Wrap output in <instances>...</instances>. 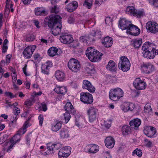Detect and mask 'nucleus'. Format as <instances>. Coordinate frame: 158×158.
Here are the masks:
<instances>
[{
    "label": "nucleus",
    "mask_w": 158,
    "mask_h": 158,
    "mask_svg": "<svg viewBox=\"0 0 158 158\" xmlns=\"http://www.w3.org/2000/svg\"><path fill=\"white\" fill-rule=\"evenodd\" d=\"M56 6H55L52 8L51 12L55 14L46 17L44 22L45 25H47L51 29L52 33L54 35H57L59 34L62 27V18L59 15L56 14L58 12L56 10Z\"/></svg>",
    "instance_id": "f257e3e1"
},
{
    "label": "nucleus",
    "mask_w": 158,
    "mask_h": 158,
    "mask_svg": "<svg viewBox=\"0 0 158 158\" xmlns=\"http://www.w3.org/2000/svg\"><path fill=\"white\" fill-rule=\"evenodd\" d=\"M124 93L123 90L118 88L110 90L109 97L112 100L116 101L119 100L121 97L123 96Z\"/></svg>",
    "instance_id": "f03ea898"
},
{
    "label": "nucleus",
    "mask_w": 158,
    "mask_h": 158,
    "mask_svg": "<svg viewBox=\"0 0 158 158\" xmlns=\"http://www.w3.org/2000/svg\"><path fill=\"white\" fill-rule=\"evenodd\" d=\"M118 65L119 69L124 72H126L129 70L131 64L129 60L127 57L123 56L120 57Z\"/></svg>",
    "instance_id": "7ed1b4c3"
},
{
    "label": "nucleus",
    "mask_w": 158,
    "mask_h": 158,
    "mask_svg": "<svg viewBox=\"0 0 158 158\" xmlns=\"http://www.w3.org/2000/svg\"><path fill=\"white\" fill-rule=\"evenodd\" d=\"M68 66L69 69L74 72H77L79 71L81 67L80 62L75 58H71L69 60Z\"/></svg>",
    "instance_id": "20e7f679"
},
{
    "label": "nucleus",
    "mask_w": 158,
    "mask_h": 158,
    "mask_svg": "<svg viewBox=\"0 0 158 158\" xmlns=\"http://www.w3.org/2000/svg\"><path fill=\"white\" fill-rule=\"evenodd\" d=\"M126 12L128 14L138 18L143 16L144 14L143 11L136 10L132 6H128L126 9Z\"/></svg>",
    "instance_id": "39448f33"
},
{
    "label": "nucleus",
    "mask_w": 158,
    "mask_h": 158,
    "mask_svg": "<svg viewBox=\"0 0 158 158\" xmlns=\"http://www.w3.org/2000/svg\"><path fill=\"white\" fill-rule=\"evenodd\" d=\"M146 27L148 33L155 34L158 32V25L155 22L148 21L146 23Z\"/></svg>",
    "instance_id": "423d86ee"
},
{
    "label": "nucleus",
    "mask_w": 158,
    "mask_h": 158,
    "mask_svg": "<svg viewBox=\"0 0 158 158\" xmlns=\"http://www.w3.org/2000/svg\"><path fill=\"white\" fill-rule=\"evenodd\" d=\"M80 97L81 101L85 104H91L93 101L92 95L88 93H81Z\"/></svg>",
    "instance_id": "0eeeda50"
},
{
    "label": "nucleus",
    "mask_w": 158,
    "mask_h": 158,
    "mask_svg": "<svg viewBox=\"0 0 158 158\" xmlns=\"http://www.w3.org/2000/svg\"><path fill=\"white\" fill-rule=\"evenodd\" d=\"M36 48L35 45L29 46L27 47L23 52L24 57L26 59L31 58Z\"/></svg>",
    "instance_id": "6e6552de"
},
{
    "label": "nucleus",
    "mask_w": 158,
    "mask_h": 158,
    "mask_svg": "<svg viewBox=\"0 0 158 158\" xmlns=\"http://www.w3.org/2000/svg\"><path fill=\"white\" fill-rule=\"evenodd\" d=\"M134 87L137 89L143 90L146 87V82L141 80L139 78H136L133 82Z\"/></svg>",
    "instance_id": "1a4fd4ad"
},
{
    "label": "nucleus",
    "mask_w": 158,
    "mask_h": 158,
    "mask_svg": "<svg viewBox=\"0 0 158 158\" xmlns=\"http://www.w3.org/2000/svg\"><path fill=\"white\" fill-rule=\"evenodd\" d=\"M127 32L131 35L137 36L140 34V29L137 26L131 23L127 29Z\"/></svg>",
    "instance_id": "9d476101"
},
{
    "label": "nucleus",
    "mask_w": 158,
    "mask_h": 158,
    "mask_svg": "<svg viewBox=\"0 0 158 158\" xmlns=\"http://www.w3.org/2000/svg\"><path fill=\"white\" fill-rule=\"evenodd\" d=\"M97 112V110L94 107H91L88 110L87 113L90 122H92L96 119Z\"/></svg>",
    "instance_id": "9b49d317"
},
{
    "label": "nucleus",
    "mask_w": 158,
    "mask_h": 158,
    "mask_svg": "<svg viewBox=\"0 0 158 158\" xmlns=\"http://www.w3.org/2000/svg\"><path fill=\"white\" fill-rule=\"evenodd\" d=\"M143 132L144 134L148 137H153L156 133V129L155 127H146L144 128Z\"/></svg>",
    "instance_id": "f8f14e48"
},
{
    "label": "nucleus",
    "mask_w": 158,
    "mask_h": 158,
    "mask_svg": "<svg viewBox=\"0 0 158 158\" xmlns=\"http://www.w3.org/2000/svg\"><path fill=\"white\" fill-rule=\"evenodd\" d=\"M82 88L87 89L91 93L94 92L95 90V88L92 85L89 81L86 80L83 81Z\"/></svg>",
    "instance_id": "ddd939ff"
},
{
    "label": "nucleus",
    "mask_w": 158,
    "mask_h": 158,
    "mask_svg": "<svg viewBox=\"0 0 158 158\" xmlns=\"http://www.w3.org/2000/svg\"><path fill=\"white\" fill-rule=\"evenodd\" d=\"M131 24V22L127 20L125 18H122L119 21V26L120 28L122 30L127 29H128L129 27Z\"/></svg>",
    "instance_id": "4468645a"
},
{
    "label": "nucleus",
    "mask_w": 158,
    "mask_h": 158,
    "mask_svg": "<svg viewBox=\"0 0 158 158\" xmlns=\"http://www.w3.org/2000/svg\"><path fill=\"white\" fill-rule=\"evenodd\" d=\"M29 123L28 121H26L23 127L19 130L17 132V133L15 134L17 136H18V138L19 140H20L21 135L25 133L27 131V128L30 126V125H28Z\"/></svg>",
    "instance_id": "2eb2a0df"
},
{
    "label": "nucleus",
    "mask_w": 158,
    "mask_h": 158,
    "mask_svg": "<svg viewBox=\"0 0 158 158\" xmlns=\"http://www.w3.org/2000/svg\"><path fill=\"white\" fill-rule=\"evenodd\" d=\"M135 107V104L133 103L125 102L122 106L121 109L124 112H127L129 110L132 111Z\"/></svg>",
    "instance_id": "dca6fc26"
},
{
    "label": "nucleus",
    "mask_w": 158,
    "mask_h": 158,
    "mask_svg": "<svg viewBox=\"0 0 158 158\" xmlns=\"http://www.w3.org/2000/svg\"><path fill=\"white\" fill-rule=\"evenodd\" d=\"M60 40L63 43L65 44H71L73 41V38L71 35H66L61 36Z\"/></svg>",
    "instance_id": "f3484780"
},
{
    "label": "nucleus",
    "mask_w": 158,
    "mask_h": 158,
    "mask_svg": "<svg viewBox=\"0 0 158 158\" xmlns=\"http://www.w3.org/2000/svg\"><path fill=\"white\" fill-rule=\"evenodd\" d=\"M141 120L139 118H135L130 121L129 124L132 129L137 130L140 125Z\"/></svg>",
    "instance_id": "a211bd4d"
},
{
    "label": "nucleus",
    "mask_w": 158,
    "mask_h": 158,
    "mask_svg": "<svg viewBox=\"0 0 158 158\" xmlns=\"http://www.w3.org/2000/svg\"><path fill=\"white\" fill-rule=\"evenodd\" d=\"M143 69L145 73L149 74L154 71L155 68L153 65L148 63L143 65Z\"/></svg>",
    "instance_id": "6ab92c4d"
},
{
    "label": "nucleus",
    "mask_w": 158,
    "mask_h": 158,
    "mask_svg": "<svg viewBox=\"0 0 158 158\" xmlns=\"http://www.w3.org/2000/svg\"><path fill=\"white\" fill-rule=\"evenodd\" d=\"M115 142L114 138L110 136L107 137L105 140L106 146L109 148H111L114 147Z\"/></svg>",
    "instance_id": "aec40b11"
},
{
    "label": "nucleus",
    "mask_w": 158,
    "mask_h": 158,
    "mask_svg": "<svg viewBox=\"0 0 158 158\" xmlns=\"http://www.w3.org/2000/svg\"><path fill=\"white\" fill-rule=\"evenodd\" d=\"M154 47H155V45L154 44L149 42H145L143 44L142 47V50L143 51H147L150 50L152 51L154 49Z\"/></svg>",
    "instance_id": "412c9836"
},
{
    "label": "nucleus",
    "mask_w": 158,
    "mask_h": 158,
    "mask_svg": "<svg viewBox=\"0 0 158 158\" xmlns=\"http://www.w3.org/2000/svg\"><path fill=\"white\" fill-rule=\"evenodd\" d=\"M78 6L77 2L76 1H74L68 4L67 6L66 9L67 11L70 12H72L77 8Z\"/></svg>",
    "instance_id": "4be33fe9"
},
{
    "label": "nucleus",
    "mask_w": 158,
    "mask_h": 158,
    "mask_svg": "<svg viewBox=\"0 0 158 158\" xmlns=\"http://www.w3.org/2000/svg\"><path fill=\"white\" fill-rule=\"evenodd\" d=\"M102 43L106 47H110L113 44L112 38L109 36L105 37L102 40Z\"/></svg>",
    "instance_id": "5701e85b"
},
{
    "label": "nucleus",
    "mask_w": 158,
    "mask_h": 158,
    "mask_svg": "<svg viewBox=\"0 0 158 158\" xmlns=\"http://www.w3.org/2000/svg\"><path fill=\"white\" fill-rule=\"evenodd\" d=\"M64 109L66 112H69L71 114L74 115L76 111L70 102H67L64 106Z\"/></svg>",
    "instance_id": "b1692460"
},
{
    "label": "nucleus",
    "mask_w": 158,
    "mask_h": 158,
    "mask_svg": "<svg viewBox=\"0 0 158 158\" xmlns=\"http://www.w3.org/2000/svg\"><path fill=\"white\" fill-rule=\"evenodd\" d=\"M154 49L152 51L150 50L147 51H143L142 52L143 56L145 58H147L150 59H152L154 58L155 54L154 53Z\"/></svg>",
    "instance_id": "393cba45"
},
{
    "label": "nucleus",
    "mask_w": 158,
    "mask_h": 158,
    "mask_svg": "<svg viewBox=\"0 0 158 158\" xmlns=\"http://www.w3.org/2000/svg\"><path fill=\"white\" fill-rule=\"evenodd\" d=\"M54 90L57 94L64 95L67 91V88L63 86H60L56 85L54 89Z\"/></svg>",
    "instance_id": "a878e982"
},
{
    "label": "nucleus",
    "mask_w": 158,
    "mask_h": 158,
    "mask_svg": "<svg viewBox=\"0 0 158 158\" xmlns=\"http://www.w3.org/2000/svg\"><path fill=\"white\" fill-rule=\"evenodd\" d=\"M97 51L91 47L88 48L86 50V55L88 57V59L90 60L93 58H92L93 56H94L95 52Z\"/></svg>",
    "instance_id": "bb28decb"
},
{
    "label": "nucleus",
    "mask_w": 158,
    "mask_h": 158,
    "mask_svg": "<svg viewBox=\"0 0 158 158\" xmlns=\"http://www.w3.org/2000/svg\"><path fill=\"white\" fill-rule=\"evenodd\" d=\"M34 12L36 16H45L46 15L45 10L42 7L36 8L34 10Z\"/></svg>",
    "instance_id": "cd10ccee"
},
{
    "label": "nucleus",
    "mask_w": 158,
    "mask_h": 158,
    "mask_svg": "<svg viewBox=\"0 0 158 158\" xmlns=\"http://www.w3.org/2000/svg\"><path fill=\"white\" fill-rule=\"evenodd\" d=\"M55 76L56 79L60 81H63L65 79L64 73L59 70H57L56 72Z\"/></svg>",
    "instance_id": "c85d7f7f"
},
{
    "label": "nucleus",
    "mask_w": 158,
    "mask_h": 158,
    "mask_svg": "<svg viewBox=\"0 0 158 158\" xmlns=\"http://www.w3.org/2000/svg\"><path fill=\"white\" fill-rule=\"evenodd\" d=\"M57 52L58 49L56 47H53L50 48L48 50V54L50 56H53L56 55H58Z\"/></svg>",
    "instance_id": "c756f323"
},
{
    "label": "nucleus",
    "mask_w": 158,
    "mask_h": 158,
    "mask_svg": "<svg viewBox=\"0 0 158 158\" xmlns=\"http://www.w3.org/2000/svg\"><path fill=\"white\" fill-rule=\"evenodd\" d=\"M122 131L123 135H127L131 133V129L129 126L124 125L122 128Z\"/></svg>",
    "instance_id": "7c9ffc66"
},
{
    "label": "nucleus",
    "mask_w": 158,
    "mask_h": 158,
    "mask_svg": "<svg viewBox=\"0 0 158 158\" xmlns=\"http://www.w3.org/2000/svg\"><path fill=\"white\" fill-rule=\"evenodd\" d=\"M62 123L58 122L53 125L52 127L51 130L54 132H57L61 127Z\"/></svg>",
    "instance_id": "2f4dec72"
},
{
    "label": "nucleus",
    "mask_w": 158,
    "mask_h": 158,
    "mask_svg": "<svg viewBox=\"0 0 158 158\" xmlns=\"http://www.w3.org/2000/svg\"><path fill=\"white\" fill-rule=\"evenodd\" d=\"M102 55V53L97 51L95 52L94 56L92 57V58L93 59L90 60L92 62L97 61L101 59V56Z\"/></svg>",
    "instance_id": "473e14b6"
},
{
    "label": "nucleus",
    "mask_w": 158,
    "mask_h": 158,
    "mask_svg": "<svg viewBox=\"0 0 158 158\" xmlns=\"http://www.w3.org/2000/svg\"><path fill=\"white\" fill-rule=\"evenodd\" d=\"M132 42V45L135 48H139L142 43V40L141 39L133 40Z\"/></svg>",
    "instance_id": "72a5a7b5"
},
{
    "label": "nucleus",
    "mask_w": 158,
    "mask_h": 158,
    "mask_svg": "<svg viewBox=\"0 0 158 158\" xmlns=\"http://www.w3.org/2000/svg\"><path fill=\"white\" fill-rule=\"evenodd\" d=\"M60 135L62 138H68L69 136V132L66 128H63L60 132Z\"/></svg>",
    "instance_id": "f704fd0d"
},
{
    "label": "nucleus",
    "mask_w": 158,
    "mask_h": 158,
    "mask_svg": "<svg viewBox=\"0 0 158 158\" xmlns=\"http://www.w3.org/2000/svg\"><path fill=\"white\" fill-rule=\"evenodd\" d=\"M106 68L110 71H114L115 70L116 66L113 61L112 60L109 61L107 65Z\"/></svg>",
    "instance_id": "c9c22d12"
},
{
    "label": "nucleus",
    "mask_w": 158,
    "mask_h": 158,
    "mask_svg": "<svg viewBox=\"0 0 158 158\" xmlns=\"http://www.w3.org/2000/svg\"><path fill=\"white\" fill-rule=\"evenodd\" d=\"M50 67L49 65L47 63L42 65L41 68L42 72L44 74H48V70Z\"/></svg>",
    "instance_id": "e433bc0d"
},
{
    "label": "nucleus",
    "mask_w": 158,
    "mask_h": 158,
    "mask_svg": "<svg viewBox=\"0 0 158 158\" xmlns=\"http://www.w3.org/2000/svg\"><path fill=\"white\" fill-rule=\"evenodd\" d=\"M99 150L98 146L95 144L91 146L90 148H89L88 152L90 153H95L98 152Z\"/></svg>",
    "instance_id": "4c0bfd02"
},
{
    "label": "nucleus",
    "mask_w": 158,
    "mask_h": 158,
    "mask_svg": "<svg viewBox=\"0 0 158 158\" xmlns=\"http://www.w3.org/2000/svg\"><path fill=\"white\" fill-rule=\"evenodd\" d=\"M101 31H96L95 30L93 31L90 34L89 36V41H94L95 40V39L94 38H91V37L93 36V37H95L97 36V33H100V34H101Z\"/></svg>",
    "instance_id": "58836bf2"
},
{
    "label": "nucleus",
    "mask_w": 158,
    "mask_h": 158,
    "mask_svg": "<svg viewBox=\"0 0 158 158\" xmlns=\"http://www.w3.org/2000/svg\"><path fill=\"white\" fill-rule=\"evenodd\" d=\"M92 0H85L83 4V6L88 9L91 8L92 6Z\"/></svg>",
    "instance_id": "ea45409f"
},
{
    "label": "nucleus",
    "mask_w": 158,
    "mask_h": 158,
    "mask_svg": "<svg viewBox=\"0 0 158 158\" xmlns=\"http://www.w3.org/2000/svg\"><path fill=\"white\" fill-rule=\"evenodd\" d=\"M144 112L146 113H151L152 109L149 104H147L145 105L144 107Z\"/></svg>",
    "instance_id": "a19ab883"
},
{
    "label": "nucleus",
    "mask_w": 158,
    "mask_h": 158,
    "mask_svg": "<svg viewBox=\"0 0 158 158\" xmlns=\"http://www.w3.org/2000/svg\"><path fill=\"white\" fill-rule=\"evenodd\" d=\"M70 114L71 113L69 112H66L64 114V116L65 119V123H67L71 118Z\"/></svg>",
    "instance_id": "79ce46f5"
},
{
    "label": "nucleus",
    "mask_w": 158,
    "mask_h": 158,
    "mask_svg": "<svg viewBox=\"0 0 158 158\" xmlns=\"http://www.w3.org/2000/svg\"><path fill=\"white\" fill-rule=\"evenodd\" d=\"M53 146L54 145L53 144H48L47 146V149H48V151L49 152H48V153L50 154L54 153V148L53 147Z\"/></svg>",
    "instance_id": "37998d69"
},
{
    "label": "nucleus",
    "mask_w": 158,
    "mask_h": 158,
    "mask_svg": "<svg viewBox=\"0 0 158 158\" xmlns=\"http://www.w3.org/2000/svg\"><path fill=\"white\" fill-rule=\"evenodd\" d=\"M58 155L59 158H66L68 156L66 154H65L64 151H63L61 149L59 151Z\"/></svg>",
    "instance_id": "c03bdc74"
},
{
    "label": "nucleus",
    "mask_w": 158,
    "mask_h": 158,
    "mask_svg": "<svg viewBox=\"0 0 158 158\" xmlns=\"http://www.w3.org/2000/svg\"><path fill=\"white\" fill-rule=\"evenodd\" d=\"M142 153L141 152V150L137 148L133 151L132 152V155H134L135 154H136L139 157H140L142 156Z\"/></svg>",
    "instance_id": "a18cd8bd"
},
{
    "label": "nucleus",
    "mask_w": 158,
    "mask_h": 158,
    "mask_svg": "<svg viewBox=\"0 0 158 158\" xmlns=\"http://www.w3.org/2000/svg\"><path fill=\"white\" fill-rule=\"evenodd\" d=\"M94 70V68L91 65H89L85 68V70L88 74L91 73Z\"/></svg>",
    "instance_id": "49530a36"
},
{
    "label": "nucleus",
    "mask_w": 158,
    "mask_h": 158,
    "mask_svg": "<svg viewBox=\"0 0 158 158\" xmlns=\"http://www.w3.org/2000/svg\"><path fill=\"white\" fill-rule=\"evenodd\" d=\"M71 43L72 44H70V47L73 48H76L79 46V43L77 40H73V41Z\"/></svg>",
    "instance_id": "de8ad7c7"
},
{
    "label": "nucleus",
    "mask_w": 158,
    "mask_h": 158,
    "mask_svg": "<svg viewBox=\"0 0 158 158\" xmlns=\"http://www.w3.org/2000/svg\"><path fill=\"white\" fill-rule=\"evenodd\" d=\"M63 151H64L65 154H66L68 156L70 155V147H64V148L61 149Z\"/></svg>",
    "instance_id": "09e8293b"
},
{
    "label": "nucleus",
    "mask_w": 158,
    "mask_h": 158,
    "mask_svg": "<svg viewBox=\"0 0 158 158\" xmlns=\"http://www.w3.org/2000/svg\"><path fill=\"white\" fill-rule=\"evenodd\" d=\"M17 136V135H15L10 139V142L12 144L14 145L17 142H19L20 140H19L18 138V139H16V137Z\"/></svg>",
    "instance_id": "8fccbe9b"
},
{
    "label": "nucleus",
    "mask_w": 158,
    "mask_h": 158,
    "mask_svg": "<svg viewBox=\"0 0 158 158\" xmlns=\"http://www.w3.org/2000/svg\"><path fill=\"white\" fill-rule=\"evenodd\" d=\"M149 3L155 7H158V0H149Z\"/></svg>",
    "instance_id": "3c124183"
},
{
    "label": "nucleus",
    "mask_w": 158,
    "mask_h": 158,
    "mask_svg": "<svg viewBox=\"0 0 158 158\" xmlns=\"http://www.w3.org/2000/svg\"><path fill=\"white\" fill-rule=\"evenodd\" d=\"M35 39V37L32 35H30L26 37V41L28 42H31L33 41Z\"/></svg>",
    "instance_id": "603ef678"
},
{
    "label": "nucleus",
    "mask_w": 158,
    "mask_h": 158,
    "mask_svg": "<svg viewBox=\"0 0 158 158\" xmlns=\"http://www.w3.org/2000/svg\"><path fill=\"white\" fill-rule=\"evenodd\" d=\"M17 118V115H16V114L13 115L10 119L11 123L13 124L15 123Z\"/></svg>",
    "instance_id": "864d4df0"
},
{
    "label": "nucleus",
    "mask_w": 158,
    "mask_h": 158,
    "mask_svg": "<svg viewBox=\"0 0 158 158\" xmlns=\"http://www.w3.org/2000/svg\"><path fill=\"white\" fill-rule=\"evenodd\" d=\"M102 158H111V157L110 155L109 152L106 151L103 152V156Z\"/></svg>",
    "instance_id": "5fc2aeb1"
},
{
    "label": "nucleus",
    "mask_w": 158,
    "mask_h": 158,
    "mask_svg": "<svg viewBox=\"0 0 158 158\" xmlns=\"http://www.w3.org/2000/svg\"><path fill=\"white\" fill-rule=\"evenodd\" d=\"M14 114H16V115H18L20 113V109L17 107H15L14 109Z\"/></svg>",
    "instance_id": "6e6d98bb"
},
{
    "label": "nucleus",
    "mask_w": 158,
    "mask_h": 158,
    "mask_svg": "<svg viewBox=\"0 0 158 158\" xmlns=\"http://www.w3.org/2000/svg\"><path fill=\"white\" fill-rule=\"evenodd\" d=\"M87 38L86 35L81 36L79 38V41L81 42H85L87 41Z\"/></svg>",
    "instance_id": "4d7b16f0"
},
{
    "label": "nucleus",
    "mask_w": 158,
    "mask_h": 158,
    "mask_svg": "<svg viewBox=\"0 0 158 158\" xmlns=\"http://www.w3.org/2000/svg\"><path fill=\"white\" fill-rule=\"evenodd\" d=\"M38 119L39 120V124L40 126H42L43 122V116L42 114H40L38 117Z\"/></svg>",
    "instance_id": "13d9d810"
},
{
    "label": "nucleus",
    "mask_w": 158,
    "mask_h": 158,
    "mask_svg": "<svg viewBox=\"0 0 158 158\" xmlns=\"http://www.w3.org/2000/svg\"><path fill=\"white\" fill-rule=\"evenodd\" d=\"M24 103L27 107L30 106L32 105V101L29 99L27 100Z\"/></svg>",
    "instance_id": "bf43d9fd"
},
{
    "label": "nucleus",
    "mask_w": 158,
    "mask_h": 158,
    "mask_svg": "<svg viewBox=\"0 0 158 158\" xmlns=\"http://www.w3.org/2000/svg\"><path fill=\"white\" fill-rule=\"evenodd\" d=\"M34 60L35 61H38L40 59V55L38 53L35 54L33 55Z\"/></svg>",
    "instance_id": "052dcab7"
},
{
    "label": "nucleus",
    "mask_w": 158,
    "mask_h": 158,
    "mask_svg": "<svg viewBox=\"0 0 158 158\" xmlns=\"http://www.w3.org/2000/svg\"><path fill=\"white\" fill-rule=\"evenodd\" d=\"M10 0H6V12L7 10L8 11V13L9 11V4L10 3Z\"/></svg>",
    "instance_id": "680f3d73"
},
{
    "label": "nucleus",
    "mask_w": 158,
    "mask_h": 158,
    "mask_svg": "<svg viewBox=\"0 0 158 158\" xmlns=\"http://www.w3.org/2000/svg\"><path fill=\"white\" fill-rule=\"evenodd\" d=\"M26 141L27 144L29 145L30 144L31 137L30 135H27L26 137Z\"/></svg>",
    "instance_id": "e2e57ef3"
},
{
    "label": "nucleus",
    "mask_w": 158,
    "mask_h": 158,
    "mask_svg": "<svg viewBox=\"0 0 158 158\" xmlns=\"http://www.w3.org/2000/svg\"><path fill=\"white\" fill-rule=\"evenodd\" d=\"M74 18L73 17L70 16L68 18V22L70 24L72 23H74Z\"/></svg>",
    "instance_id": "0e129e2a"
},
{
    "label": "nucleus",
    "mask_w": 158,
    "mask_h": 158,
    "mask_svg": "<svg viewBox=\"0 0 158 158\" xmlns=\"http://www.w3.org/2000/svg\"><path fill=\"white\" fill-rule=\"evenodd\" d=\"M5 94L6 96L9 97L11 98L15 97V96H13V94L9 92H6Z\"/></svg>",
    "instance_id": "69168bd1"
},
{
    "label": "nucleus",
    "mask_w": 158,
    "mask_h": 158,
    "mask_svg": "<svg viewBox=\"0 0 158 158\" xmlns=\"http://www.w3.org/2000/svg\"><path fill=\"white\" fill-rule=\"evenodd\" d=\"M106 0H96L95 4L98 5H100L102 2H104Z\"/></svg>",
    "instance_id": "338daca9"
},
{
    "label": "nucleus",
    "mask_w": 158,
    "mask_h": 158,
    "mask_svg": "<svg viewBox=\"0 0 158 158\" xmlns=\"http://www.w3.org/2000/svg\"><path fill=\"white\" fill-rule=\"evenodd\" d=\"M33 23L37 28H39L40 27V26H39L40 23L38 20H33Z\"/></svg>",
    "instance_id": "774afa93"
}]
</instances>
